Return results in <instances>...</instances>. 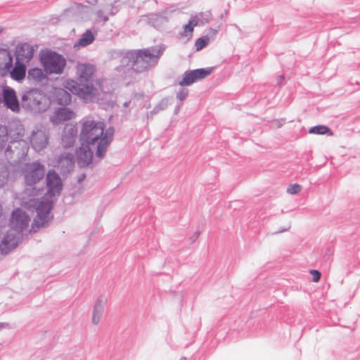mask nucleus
I'll return each instance as SVG.
<instances>
[{"label":"nucleus","instance_id":"2eb2a0df","mask_svg":"<svg viewBox=\"0 0 360 360\" xmlns=\"http://www.w3.org/2000/svg\"><path fill=\"white\" fill-rule=\"evenodd\" d=\"M17 245L15 236L5 237L0 243V250L3 254H7L11 250L14 249Z\"/></svg>","mask_w":360,"mask_h":360},{"label":"nucleus","instance_id":"5701e85b","mask_svg":"<svg viewBox=\"0 0 360 360\" xmlns=\"http://www.w3.org/2000/svg\"><path fill=\"white\" fill-rule=\"evenodd\" d=\"M210 37L208 36H204L198 39L195 43V47L196 51H200L209 42Z\"/></svg>","mask_w":360,"mask_h":360},{"label":"nucleus","instance_id":"4468645a","mask_svg":"<svg viewBox=\"0 0 360 360\" xmlns=\"http://www.w3.org/2000/svg\"><path fill=\"white\" fill-rule=\"evenodd\" d=\"M34 55V49L32 46L27 44H22L18 49V59L23 62L30 61Z\"/></svg>","mask_w":360,"mask_h":360},{"label":"nucleus","instance_id":"bb28decb","mask_svg":"<svg viewBox=\"0 0 360 360\" xmlns=\"http://www.w3.org/2000/svg\"><path fill=\"white\" fill-rule=\"evenodd\" d=\"M310 274H311L313 277V281L314 282H318L321 278V273L317 270H311Z\"/></svg>","mask_w":360,"mask_h":360},{"label":"nucleus","instance_id":"6ab92c4d","mask_svg":"<svg viewBox=\"0 0 360 360\" xmlns=\"http://www.w3.org/2000/svg\"><path fill=\"white\" fill-rule=\"evenodd\" d=\"M46 73L44 70L38 68H34L29 70L27 77L28 79L34 81H41L46 78Z\"/></svg>","mask_w":360,"mask_h":360},{"label":"nucleus","instance_id":"f704fd0d","mask_svg":"<svg viewBox=\"0 0 360 360\" xmlns=\"http://www.w3.org/2000/svg\"><path fill=\"white\" fill-rule=\"evenodd\" d=\"M2 30H3L2 28L0 27V34L2 32Z\"/></svg>","mask_w":360,"mask_h":360},{"label":"nucleus","instance_id":"9b49d317","mask_svg":"<svg viewBox=\"0 0 360 360\" xmlns=\"http://www.w3.org/2000/svg\"><path fill=\"white\" fill-rule=\"evenodd\" d=\"M13 59L10 53L6 49H0V74L5 75L12 67Z\"/></svg>","mask_w":360,"mask_h":360},{"label":"nucleus","instance_id":"b1692460","mask_svg":"<svg viewBox=\"0 0 360 360\" xmlns=\"http://www.w3.org/2000/svg\"><path fill=\"white\" fill-rule=\"evenodd\" d=\"M301 190H302L301 185H300L298 184H294L290 185L287 188V193L289 194L294 195V194L299 193L301 191Z\"/></svg>","mask_w":360,"mask_h":360},{"label":"nucleus","instance_id":"1a4fd4ad","mask_svg":"<svg viewBox=\"0 0 360 360\" xmlns=\"http://www.w3.org/2000/svg\"><path fill=\"white\" fill-rule=\"evenodd\" d=\"M4 101L7 108L13 112H18L20 109L18 101L14 90L6 88L3 91Z\"/></svg>","mask_w":360,"mask_h":360},{"label":"nucleus","instance_id":"473e14b6","mask_svg":"<svg viewBox=\"0 0 360 360\" xmlns=\"http://www.w3.org/2000/svg\"><path fill=\"white\" fill-rule=\"evenodd\" d=\"M2 142H5L6 141V139H5V137L4 136L3 139H2Z\"/></svg>","mask_w":360,"mask_h":360},{"label":"nucleus","instance_id":"f3484780","mask_svg":"<svg viewBox=\"0 0 360 360\" xmlns=\"http://www.w3.org/2000/svg\"><path fill=\"white\" fill-rule=\"evenodd\" d=\"M94 40V35L90 30H86L82 36V37L75 44V46H86L91 44Z\"/></svg>","mask_w":360,"mask_h":360},{"label":"nucleus","instance_id":"aec40b11","mask_svg":"<svg viewBox=\"0 0 360 360\" xmlns=\"http://www.w3.org/2000/svg\"><path fill=\"white\" fill-rule=\"evenodd\" d=\"M198 24V20L197 17H193L190 19L188 24L184 26V33L183 34L186 37H191L193 35V32L194 30V27H196Z\"/></svg>","mask_w":360,"mask_h":360},{"label":"nucleus","instance_id":"39448f33","mask_svg":"<svg viewBox=\"0 0 360 360\" xmlns=\"http://www.w3.org/2000/svg\"><path fill=\"white\" fill-rule=\"evenodd\" d=\"M39 61L44 72L49 75H60L66 66V60L62 55L49 50L41 52Z\"/></svg>","mask_w":360,"mask_h":360},{"label":"nucleus","instance_id":"7ed1b4c3","mask_svg":"<svg viewBox=\"0 0 360 360\" xmlns=\"http://www.w3.org/2000/svg\"><path fill=\"white\" fill-rule=\"evenodd\" d=\"M96 72L93 65L78 63L76 66V77L78 83L75 79H68L63 83V87L84 100H91L97 94V88L93 83L89 82Z\"/></svg>","mask_w":360,"mask_h":360},{"label":"nucleus","instance_id":"ddd939ff","mask_svg":"<svg viewBox=\"0 0 360 360\" xmlns=\"http://www.w3.org/2000/svg\"><path fill=\"white\" fill-rule=\"evenodd\" d=\"M105 300L103 298L99 297L96 300L92 314V322L97 325L102 316Z\"/></svg>","mask_w":360,"mask_h":360},{"label":"nucleus","instance_id":"4be33fe9","mask_svg":"<svg viewBox=\"0 0 360 360\" xmlns=\"http://www.w3.org/2000/svg\"><path fill=\"white\" fill-rule=\"evenodd\" d=\"M57 98L58 103L62 105H66L70 103L71 96L70 94L64 90H60L57 94Z\"/></svg>","mask_w":360,"mask_h":360},{"label":"nucleus","instance_id":"2f4dec72","mask_svg":"<svg viewBox=\"0 0 360 360\" xmlns=\"http://www.w3.org/2000/svg\"><path fill=\"white\" fill-rule=\"evenodd\" d=\"M65 139H66V136H64L63 138V141L65 142Z\"/></svg>","mask_w":360,"mask_h":360},{"label":"nucleus","instance_id":"c756f323","mask_svg":"<svg viewBox=\"0 0 360 360\" xmlns=\"http://www.w3.org/2000/svg\"><path fill=\"white\" fill-rule=\"evenodd\" d=\"M95 84H96V85H97L98 86L99 89L101 88V82L100 80H96L95 82Z\"/></svg>","mask_w":360,"mask_h":360},{"label":"nucleus","instance_id":"f8f14e48","mask_svg":"<svg viewBox=\"0 0 360 360\" xmlns=\"http://www.w3.org/2000/svg\"><path fill=\"white\" fill-rule=\"evenodd\" d=\"M75 117V113L65 108L58 109L52 117V121L56 123L68 121Z\"/></svg>","mask_w":360,"mask_h":360},{"label":"nucleus","instance_id":"dca6fc26","mask_svg":"<svg viewBox=\"0 0 360 360\" xmlns=\"http://www.w3.org/2000/svg\"><path fill=\"white\" fill-rule=\"evenodd\" d=\"M31 143L36 150H40L46 145V139L44 134H35L32 137Z\"/></svg>","mask_w":360,"mask_h":360},{"label":"nucleus","instance_id":"c85d7f7f","mask_svg":"<svg viewBox=\"0 0 360 360\" xmlns=\"http://www.w3.org/2000/svg\"><path fill=\"white\" fill-rule=\"evenodd\" d=\"M76 134H77V130H76V129H74L73 133L72 134V136L70 138V141H69L70 143H73V139H74L75 136H76Z\"/></svg>","mask_w":360,"mask_h":360},{"label":"nucleus","instance_id":"f257e3e1","mask_svg":"<svg viewBox=\"0 0 360 360\" xmlns=\"http://www.w3.org/2000/svg\"><path fill=\"white\" fill-rule=\"evenodd\" d=\"M47 193L46 198L40 202L30 200L29 202L25 203V207L28 210L34 207L37 213L34 219V224L37 227L45 226L49 221V214L51 210L52 201L49 199L59 195L63 188V182L59 175L54 171H49L46 178Z\"/></svg>","mask_w":360,"mask_h":360},{"label":"nucleus","instance_id":"a878e982","mask_svg":"<svg viewBox=\"0 0 360 360\" xmlns=\"http://www.w3.org/2000/svg\"><path fill=\"white\" fill-rule=\"evenodd\" d=\"M42 97H43L42 95L37 91H30V92L27 93V94L23 97V99L32 100V99H37L38 98L41 99Z\"/></svg>","mask_w":360,"mask_h":360},{"label":"nucleus","instance_id":"a211bd4d","mask_svg":"<svg viewBox=\"0 0 360 360\" xmlns=\"http://www.w3.org/2000/svg\"><path fill=\"white\" fill-rule=\"evenodd\" d=\"M25 66L22 64H17L11 72V76L13 79L20 81L25 77Z\"/></svg>","mask_w":360,"mask_h":360},{"label":"nucleus","instance_id":"9d476101","mask_svg":"<svg viewBox=\"0 0 360 360\" xmlns=\"http://www.w3.org/2000/svg\"><path fill=\"white\" fill-rule=\"evenodd\" d=\"M89 146L82 144L77 152V162L81 167L86 166L91 162L93 152L89 148Z\"/></svg>","mask_w":360,"mask_h":360},{"label":"nucleus","instance_id":"72a5a7b5","mask_svg":"<svg viewBox=\"0 0 360 360\" xmlns=\"http://www.w3.org/2000/svg\"><path fill=\"white\" fill-rule=\"evenodd\" d=\"M1 210H2L1 206L0 205V216L1 215Z\"/></svg>","mask_w":360,"mask_h":360},{"label":"nucleus","instance_id":"393cba45","mask_svg":"<svg viewBox=\"0 0 360 360\" xmlns=\"http://www.w3.org/2000/svg\"><path fill=\"white\" fill-rule=\"evenodd\" d=\"M8 176V171L4 167L0 168V186H2L6 182Z\"/></svg>","mask_w":360,"mask_h":360},{"label":"nucleus","instance_id":"7c9ffc66","mask_svg":"<svg viewBox=\"0 0 360 360\" xmlns=\"http://www.w3.org/2000/svg\"><path fill=\"white\" fill-rule=\"evenodd\" d=\"M1 130H2L3 132H5L6 131L5 127H3V128L0 127V131H1Z\"/></svg>","mask_w":360,"mask_h":360},{"label":"nucleus","instance_id":"412c9836","mask_svg":"<svg viewBox=\"0 0 360 360\" xmlns=\"http://www.w3.org/2000/svg\"><path fill=\"white\" fill-rule=\"evenodd\" d=\"M309 134H328L330 136L333 135V132L330 131V129L325 126V125H317L315 127H313L309 129Z\"/></svg>","mask_w":360,"mask_h":360},{"label":"nucleus","instance_id":"0eeeda50","mask_svg":"<svg viewBox=\"0 0 360 360\" xmlns=\"http://www.w3.org/2000/svg\"><path fill=\"white\" fill-rule=\"evenodd\" d=\"M30 219L21 209L15 210L10 219V226L16 231H21L28 227Z\"/></svg>","mask_w":360,"mask_h":360},{"label":"nucleus","instance_id":"cd10ccee","mask_svg":"<svg viewBox=\"0 0 360 360\" xmlns=\"http://www.w3.org/2000/svg\"><path fill=\"white\" fill-rule=\"evenodd\" d=\"M187 94H188V91L186 90H182L178 95V98L181 100V101H183L186 98V96H187Z\"/></svg>","mask_w":360,"mask_h":360},{"label":"nucleus","instance_id":"20e7f679","mask_svg":"<svg viewBox=\"0 0 360 360\" xmlns=\"http://www.w3.org/2000/svg\"><path fill=\"white\" fill-rule=\"evenodd\" d=\"M160 55L159 51L155 53L146 49L131 50L125 53L123 60H127L134 71L141 72L148 70L153 64L157 63Z\"/></svg>","mask_w":360,"mask_h":360},{"label":"nucleus","instance_id":"f03ea898","mask_svg":"<svg viewBox=\"0 0 360 360\" xmlns=\"http://www.w3.org/2000/svg\"><path fill=\"white\" fill-rule=\"evenodd\" d=\"M105 125L103 122L85 120L82 122L80 139L87 145H94L98 143L96 155L103 158L107 148L111 143L114 129L109 127L104 133Z\"/></svg>","mask_w":360,"mask_h":360},{"label":"nucleus","instance_id":"6e6552de","mask_svg":"<svg viewBox=\"0 0 360 360\" xmlns=\"http://www.w3.org/2000/svg\"><path fill=\"white\" fill-rule=\"evenodd\" d=\"M45 169L43 165L34 162L27 167L25 172V179L27 185H33L44 176Z\"/></svg>","mask_w":360,"mask_h":360},{"label":"nucleus","instance_id":"423d86ee","mask_svg":"<svg viewBox=\"0 0 360 360\" xmlns=\"http://www.w3.org/2000/svg\"><path fill=\"white\" fill-rule=\"evenodd\" d=\"M212 68H207L187 71L184 73L183 79L179 82V85L189 86L198 79H202L209 76L212 73Z\"/></svg>","mask_w":360,"mask_h":360}]
</instances>
